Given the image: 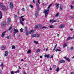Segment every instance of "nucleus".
Segmentation results:
<instances>
[{"label":"nucleus","instance_id":"12","mask_svg":"<svg viewBox=\"0 0 74 74\" xmlns=\"http://www.w3.org/2000/svg\"><path fill=\"white\" fill-rule=\"evenodd\" d=\"M1 25L3 26H5V22H3L1 23Z\"/></svg>","mask_w":74,"mask_h":74},{"label":"nucleus","instance_id":"7","mask_svg":"<svg viewBox=\"0 0 74 74\" xmlns=\"http://www.w3.org/2000/svg\"><path fill=\"white\" fill-rule=\"evenodd\" d=\"M56 22V20L53 19L50 20V23H53V22Z\"/></svg>","mask_w":74,"mask_h":74},{"label":"nucleus","instance_id":"9","mask_svg":"<svg viewBox=\"0 0 74 74\" xmlns=\"http://www.w3.org/2000/svg\"><path fill=\"white\" fill-rule=\"evenodd\" d=\"M1 7L3 10H5V8H6V7L5 6L3 5H1Z\"/></svg>","mask_w":74,"mask_h":74},{"label":"nucleus","instance_id":"32","mask_svg":"<svg viewBox=\"0 0 74 74\" xmlns=\"http://www.w3.org/2000/svg\"><path fill=\"white\" fill-rule=\"evenodd\" d=\"M39 35L38 34H35V37H39Z\"/></svg>","mask_w":74,"mask_h":74},{"label":"nucleus","instance_id":"59","mask_svg":"<svg viewBox=\"0 0 74 74\" xmlns=\"http://www.w3.org/2000/svg\"><path fill=\"white\" fill-rule=\"evenodd\" d=\"M49 70H52V68H51V67H50L49 69Z\"/></svg>","mask_w":74,"mask_h":74},{"label":"nucleus","instance_id":"36","mask_svg":"<svg viewBox=\"0 0 74 74\" xmlns=\"http://www.w3.org/2000/svg\"><path fill=\"white\" fill-rule=\"evenodd\" d=\"M56 65H54L53 66V69H55L56 68Z\"/></svg>","mask_w":74,"mask_h":74},{"label":"nucleus","instance_id":"31","mask_svg":"<svg viewBox=\"0 0 74 74\" xmlns=\"http://www.w3.org/2000/svg\"><path fill=\"white\" fill-rule=\"evenodd\" d=\"M59 15V13H57L55 16L56 17H58Z\"/></svg>","mask_w":74,"mask_h":74},{"label":"nucleus","instance_id":"24","mask_svg":"<svg viewBox=\"0 0 74 74\" xmlns=\"http://www.w3.org/2000/svg\"><path fill=\"white\" fill-rule=\"evenodd\" d=\"M69 18L71 19H74V16H70L69 17Z\"/></svg>","mask_w":74,"mask_h":74},{"label":"nucleus","instance_id":"16","mask_svg":"<svg viewBox=\"0 0 74 74\" xmlns=\"http://www.w3.org/2000/svg\"><path fill=\"white\" fill-rule=\"evenodd\" d=\"M60 63H64L65 62V61L64 60H60V61H59Z\"/></svg>","mask_w":74,"mask_h":74},{"label":"nucleus","instance_id":"22","mask_svg":"<svg viewBox=\"0 0 74 74\" xmlns=\"http://www.w3.org/2000/svg\"><path fill=\"white\" fill-rule=\"evenodd\" d=\"M7 38V39H11V36H7L6 37Z\"/></svg>","mask_w":74,"mask_h":74},{"label":"nucleus","instance_id":"48","mask_svg":"<svg viewBox=\"0 0 74 74\" xmlns=\"http://www.w3.org/2000/svg\"><path fill=\"white\" fill-rule=\"evenodd\" d=\"M29 6L31 7V8H33V5H29Z\"/></svg>","mask_w":74,"mask_h":74},{"label":"nucleus","instance_id":"21","mask_svg":"<svg viewBox=\"0 0 74 74\" xmlns=\"http://www.w3.org/2000/svg\"><path fill=\"white\" fill-rule=\"evenodd\" d=\"M35 16H36V17H37V16H38V12H36L35 14Z\"/></svg>","mask_w":74,"mask_h":74},{"label":"nucleus","instance_id":"56","mask_svg":"<svg viewBox=\"0 0 74 74\" xmlns=\"http://www.w3.org/2000/svg\"><path fill=\"white\" fill-rule=\"evenodd\" d=\"M23 74H26V72L25 71L23 72Z\"/></svg>","mask_w":74,"mask_h":74},{"label":"nucleus","instance_id":"64","mask_svg":"<svg viewBox=\"0 0 74 74\" xmlns=\"http://www.w3.org/2000/svg\"><path fill=\"white\" fill-rule=\"evenodd\" d=\"M71 74H73V72H72L71 73Z\"/></svg>","mask_w":74,"mask_h":74},{"label":"nucleus","instance_id":"19","mask_svg":"<svg viewBox=\"0 0 74 74\" xmlns=\"http://www.w3.org/2000/svg\"><path fill=\"white\" fill-rule=\"evenodd\" d=\"M74 37H69L68 38H67L66 39V41H68L69 40H70V39H72V38H73Z\"/></svg>","mask_w":74,"mask_h":74},{"label":"nucleus","instance_id":"26","mask_svg":"<svg viewBox=\"0 0 74 74\" xmlns=\"http://www.w3.org/2000/svg\"><path fill=\"white\" fill-rule=\"evenodd\" d=\"M14 18L15 19V20H17L18 19V16L16 15H15L14 16Z\"/></svg>","mask_w":74,"mask_h":74},{"label":"nucleus","instance_id":"18","mask_svg":"<svg viewBox=\"0 0 74 74\" xmlns=\"http://www.w3.org/2000/svg\"><path fill=\"white\" fill-rule=\"evenodd\" d=\"M55 5L56 6L57 9H58L59 8V4L56 3Z\"/></svg>","mask_w":74,"mask_h":74},{"label":"nucleus","instance_id":"13","mask_svg":"<svg viewBox=\"0 0 74 74\" xmlns=\"http://www.w3.org/2000/svg\"><path fill=\"white\" fill-rule=\"evenodd\" d=\"M33 33H34V30H31L29 32V34H32Z\"/></svg>","mask_w":74,"mask_h":74},{"label":"nucleus","instance_id":"49","mask_svg":"<svg viewBox=\"0 0 74 74\" xmlns=\"http://www.w3.org/2000/svg\"><path fill=\"white\" fill-rule=\"evenodd\" d=\"M40 51V49H38L37 50V52H39Z\"/></svg>","mask_w":74,"mask_h":74},{"label":"nucleus","instance_id":"61","mask_svg":"<svg viewBox=\"0 0 74 74\" xmlns=\"http://www.w3.org/2000/svg\"><path fill=\"white\" fill-rule=\"evenodd\" d=\"M46 51H48V49L47 48L46 49Z\"/></svg>","mask_w":74,"mask_h":74},{"label":"nucleus","instance_id":"43","mask_svg":"<svg viewBox=\"0 0 74 74\" xmlns=\"http://www.w3.org/2000/svg\"><path fill=\"white\" fill-rule=\"evenodd\" d=\"M16 73H19V71L18 70H17L16 71Z\"/></svg>","mask_w":74,"mask_h":74},{"label":"nucleus","instance_id":"50","mask_svg":"<svg viewBox=\"0 0 74 74\" xmlns=\"http://www.w3.org/2000/svg\"><path fill=\"white\" fill-rule=\"evenodd\" d=\"M53 58V55L51 56L50 58L51 59H52V58Z\"/></svg>","mask_w":74,"mask_h":74},{"label":"nucleus","instance_id":"42","mask_svg":"<svg viewBox=\"0 0 74 74\" xmlns=\"http://www.w3.org/2000/svg\"><path fill=\"white\" fill-rule=\"evenodd\" d=\"M25 31H26V32H27V27H25Z\"/></svg>","mask_w":74,"mask_h":74},{"label":"nucleus","instance_id":"39","mask_svg":"<svg viewBox=\"0 0 74 74\" xmlns=\"http://www.w3.org/2000/svg\"><path fill=\"white\" fill-rule=\"evenodd\" d=\"M49 27L50 28H53L54 27V26L53 25H50L49 26Z\"/></svg>","mask_w":74,"mask_h":74},{"label":"nucleus","instance_id":"1","mask_svg":"<svg viewBox=\"0 0 74 74\" xmlns=\"http://www.w3.org/2000/svg\"><path fill=\"white\" fill-rule=\"evenodd\" d=\"M52 5L51 4H50V5L49 6L48 8H47V10H44V12L45 14V17H46L47 16V15H48V14L49 12V8H50V7Z\"/></svg>","mask_w":74,"mask_h":74},{"label":"nucleus","instance_id":"6","mask_svg":"<svg viewBox=\"0 0 74 74\" xmlns=\"http://www.w3.org/2000/svg\"><path fill=\"white\" fill-rule=\"evenodd\" d=\"M64 24H63L61 25H60L59 26V28L60 29L64 28Z\"/></svg>","mask_w":74,"mask_h":74},{"label":"nucleus","instance_id":"15","mask_svg":"<svg viewBox=\"0 0 74 74\" xmlns=\"http://www.w3.org/2000/svg\"><path fill=\"white\" fill-rule=\"evenodd\" d=\"M64 58L67 61H68V62H70V60L69 58L66 57H64Z\"/></svg>","mask_w":74,"mask_h":74},{"label":"nucleus","instance_id":"11","mask_svg":"<svg viewBox=\"0 0 74 74\" xmlns=\"http://www.w3.org/2000/svg\"><path fill=\"white\" fill-rule=\"evenodd\" d=\"M7 32L6 31H5V32H3L1 35V37H3L4 36L5 34V33Z\"/></svg>","mask_w":74,"mask_h":74},{"label":"nucleus","instance_id":"47","mask_svg":"<svg viewBox=\"0 0 74 74\" xmlns=\"http://www.w3.org/2000/svg\"><path fill=\"white\" fill-rule=\"evenodd\" d=\"M1 66L2 67H4V66H3V62H2L1 64Z\"/></svg>","mask_w":74,"mask_h":74},{"label":"nucleus","instance_id":"10","mask_svg":"<svg viewBox=\"0 0 74 74\" xmlns=\"http://www.w3.org/2000/svg\"><path fill=\"white\" fill-rule=\"evenodd\" d=\"M8 54V51H6L5 52V56H7Z\"/></svg>","mask_w":74,"mask_h":74},{"label":"nucleus","instance_id":"28","mask_svg":"<svg viewBox=\"0 0 74 74\" xmlns=\"http://www.w3.org/2000/svg\"><path fill=\"white\" fill-rule=\"evenodd\" d=\"M31 52V50L29 49L27 51V53H30Z\"/></svg>","mask_w":74,"mask_h":74},{"label":"nucleus","instance_id":"63","mask_svg":"<svg viewBox=\"0 0 74 74\" xmlns=\"http://www.w3.org/2000/svg\"><path fill=\"white\" fill-rule=\"evenodd\" d=\"M72 4H74V1L72 2Z\"/></svg>","mask_w":74,"mask_h":74},{"label":"nucleus","instance_id":"29","mask_svg":"<svg viewBox=\"0 0 74 74\" xmlns=\"http://www.w3.org/2000/svg\"><path fill=\"white\" fill-rule=\"evenodd\" d=\"M40 27V25H36V26H35V28L37 29V28H38V27Z\"/></svg>","mask_w":74,"mask_h":74},{"label":"nucleus","instance_id":"33","mask_svg":"<svg viewBox=\"0 0 74 74\" xmlns=\"http://www.w3.org/2000/svg\"><path fill=\"white\" fill-rule=\"evenodd\" d=\"M56 52H57V51H59L60 52V51H61V50H60V49H58L57 50H55Z\"/></svg>","mask_w":74,"mask_h":74},{"label":"nucleus","instance_id":"3","mask_svg":"<svg viewBox=\"0 0 74 74\" xmlns=\"http://www.w3.org/2000/svg\"><path fill=\"white\" fill-rule=\"evenodd\" d=\"M11 22V18H8V21L7 22L6 24L7 25H9Z\"/></svg>","mask_w":74,"mask_h":74},{"label":"nucleus","instance_id":"58","mask_svg":"<svg viewBox=\"0 0 74 74\" xmlns=\"http://www.w3.org/2000/svg\"><path fill=\"white\" fill-rule=\"evenodd\" d=\"M18 68L19 69H22V68H21V67H20V66H18Z\"/></svg>","mask_w":74,"mask_h":74},{"label":"nucleus","instance_id":"44","mask_svg":"<svg viewBox=\"0 0 74 74\" xmlns=\"http://www.w3.org/2000/svg\"><path fill=\"white\" fill-rule=\"evenodd\" d=\"M26 36H28V35H29V32H26Z\"/></svg>","mask_w":74,"mask_h":74},{"label":"nucleus","instance_id":"25","mask_svg":"<svg viewBox=\"0 0 74 74\" xmlns=\"http://www.w3.org/2000/svg\"><path fill=\"white\" fill-rule=\"evenodd\" d=\"M57 47V45H56L54 47L53 50V52L55 50V49H56V47Z\"/></svg>","mask_w":74,"mask_h":74},{"label":"nucleus","instance_id":"45","mask_svg":"<svg viewBox=\"0 0 74 74\" xmlns=\"http://www.w3.org/2000/svg\"><path fill=\"white\" fill-rule=\"evenodd\" d=\"M71 8L72 9V10L74 8V7L73 6L71 5Z\"/></svg>","mask_w":74,"mask_h":74},{"label":"nucleus","instance_id":"62","mask_svg":"<svg viewBox=\"0 0 74 74\" xmlns=\"http://www.w3.org/2000/svg\"><path fill=\"white\" fill-rule=\"evenodd\" d=\"M57 36H58V37H59V34H58Z\"/></svg>","mask_w":74,"mask_h":74},{"label":"nucleus","instance_id":"54","mask_svg":"<svg viewBox=\"0 0 74 74\" xmlns=\"http://www.w3.org/2000/svg\"><path fill=\"white\" fill-rule=\"evenodd\" d=\"M32 2L33 3H35V1H34V0H33Z\"/></svg>","mask_w":74,"mask_h":74},{"label":"nucleus","instance_id":"46","mask_svg":"<svg viewBox=\"0 0 74 74\" xmlns=\"http://www.w3.org/2000/svg\"><path fill=\"white\" fill-rule=\"evenodd\" d=\"M32 37H35V34L32 35Z\"/></svg>","mask_w":74,"mask_h":74},{"label":"nucleus","instance_id":"53","mask_svg":"<svg viewBox=\"0 0 74 74\" xmlns=\"http://www.w3.org/2000/svg\"><path fill=\"white\" fill-rule=\"evenodd\" d=\"M11 74H14V71H11Z\"/></svg>","mask_w":74,"mask_h":74},{"label":"nucleus","instance_id":"57","mask_svg":"<svg viewBox=\"0 0 74 74\" xmlns=\"http://www.w3.org/2000/svg\"><path fill=\"white\" fill-rule=\"evenodd\" d=\"M24 60H23V59H22V60H21V62H23Z\"/></svg>","mask_w":74,"mask_h":74},{"label":"nucleus","instance_id":"37","mask_svg":"<svg viewBox=\"0 0 74 74\" xmlns=\"http://www.w3.org/2000/svg\"><path fill=\"white\" fill-rule=\"evenodd\" d=\"M34 42L35 44H38V42L34 41Z\"/></svg>","mask_w":74,"mask_h":74},{"label":"nucleus","instance_id":"60","mask_svg":"<svg viewBox=\"0 0 74 74\" xmlns=\"http://www.w3.org/2000/svg\"><path fill=\"white\" fill-rule=\"evenodd\" d=\"M43 4L44 5H46V3H43Z\"/></svg>","mask_w":74,"mask_h":74},{"label":"nucleus","instance_id":"20","mask_svg":"<svg viewBox=\"0 0 74 74\" xmlns=\"http://www.w3.org/2000/svg\"><path fill=\"white\" fill-rule=\"evenodd\" d=\"M67 44L66 43H64L63 45V48H65V47H67Z\"/></svg>","mask_w":74,"mask_h":74},{"label":"nucleus","instance_id":"23","mask_svg":"<svg viewBox=\"0 0 74 74\" xmlns=\"http://www.w3.org/2000/svg\"><path fill=\"white\" fill-rule=\"evenodd\" d=\"M45 57H47V58H49V54H48L47 55V54H46L45 55Z\"/></svg>","mask_w":74,"mask_h":74},{"label":"nucleus","instance_id":"41","mask_svg":"<svg viewBox=\"0 0 74 74\" xmlns=\"http://www.w3.org/2000/svg\"><path fill=\"white\" fill-rule=\"evenodd\" d=\"M12 49H15V46L13 45L12 46Z\"/></svg>","mask_w":74,"mask_h":74},{"label":"nucleus","instance_id":"40","mask_svg":"<svg viewBox=\"0 0 74 74\" xmlns=\"http://www.w3.org/2000/svg\"><path fill=\"white\" fill-rule=\"evenodd\" d=\"M21 10L23 11H25V8H23Z\"/></svg>","mask_w":74,"mask_h":74},{"label":"nucleus","instance_id":"2","mask_svg":"<svg viewBox=\"0 0 74 74\" xmlns=\"http://www.w3.org/2000/svg\"><path fill=\"white\" fill-rule=\"evenodd\" d=\"M23 17H24V16H21L20 17V23L21 25H24L23 24V22L25 21V19L23 18Z\"/></svg>","mask_w":74,"mask_h":74},{"label":"nucleus","instance_id":"4","mask_svg":"<svg viewBox=\"0 0 74 74\" xmlns=\"http://www.w3.org/2000/svg\"><path fill=\"white\" fill-rule=\"evenodd\" d=\"M13 32L14 33V36H15L16 34L18 32V29H15V28H14V29Z\"/></svg>","mask_w":74,"mask_h":74},{"label":"nucleus","instance_id":"5","mask_svg":"<svg viewBox=\"0 0 74 74\" xmlns=\"http://www.w3.org/2000/svg\"><path fill=\"white\" fill-rule=\"evenodd\" d=\"M10 7L11 9H12L14 7V5L12 2H10Z\"/></svg>","mask_w":74,"mask_h":74},{"label":"nucleus","instance_id":"27","mask_svg":"<svg viewBox=\"0 0 74 74\" xmlns=\"http://www.w3.org/2000/svg\"><path fill=\"white\" fill-rule=\"evenodd\" d=\"M63 5H60V10H63Z\"/></svg>","mask_w":74,"mask_h":74},{"label":"nucleus","instance_id":"34","mask_svg":"<svg viewBox=\"0 0 74 74\" xmlns=\"http://www.w3.org/2000/svg\"><path fill=\"white\" fill-rule=\"evenodd\" d=\"M47 27L44 26L42 28V29H47Z\"/></svg>","mask_w":74,"mask_h":74},{"label":"nucleus","instance_id":"51","mask_svg":"<svg viewBox=\"0 0 74 74\" xmlns=\"http://www.w3.org/2000/svg\"><path fill=\"white\" fill-rule=\"evenodd\" d=\"M37 2L38 3H39V4H40V3H41L40 2V0H38Z\"/></svg>","mask_w":74,"mask_h":74},{"label":"nucleus","instance_id":"14","mask_svg":"<svg viewBox=\"0 0 74 74\" xmlns=\"http://www.w3.org/2000/svg\"><path fill=\"white\" fill-rule=\"evenodd\" d=\"M5 45H3L1 46V49L2 50H4L5 49Z\"/></svg>","mask_w":74,"mask_h":74},{"label":"nucleus","instance_id":"30","mask_svg":"<svg viewBox=\"0 0 74 74\" xmlns=\"http://www.w3.org/2000/svg\"><path fill=\"white\" fill-rule=\"evenodd\" d=\"M36 5H37V7H38L37 10H38V9H39V5L38 3H36Z\"/></svg>","mask_w":74,"mask_h":74},{"label":"nucleus","instance_id":"17","mask_svg":"<svg viewBox=\"0 0 74 74\" xmlns=\"http://www.w3.org/2000/svg\"><path fill=\"white\" fill-rule=\"evenodd\" d=\"M2 16H3L2 13L1 12V11H0V19H1Z\"/></svg>","mask_w":74,"mask_h":74},{"label":"nucleus","instance_id":"38","mask_svg":"<svg viewBox=\"0 0 74 74\" xmlns=\"http://www.w3.org/2000/svg\"><path fill=\"white\" fill-rule=\"evenodd\" d=\"M20 31L21 32H23V29L22 28H21L20 29Z\"/></svg>","mask_w":74,"mask_h":74},{"label":"nucleus","instance_id":"55","mask_svg":"<svg viewBox=\"0 0 74 74\" xmlns=\"http://www.w3.org/2000/svg\"><path fill=\"white\" fill-rule=\"evenodd\" d=\"M42 58V56H40V59H41V58Z\"/></svg>","mask_w":74,"mask_h":74},{"label":"nucleus","instance_id":"52","mask_svg":"<svg viewBox=\"0 0 74 74\" xmlns=\"http://www.w3.org/2000/svg\"><path fill=\"white\" fill-rule=\"evenodd\" d=\"M73 47H71L70 48V49H71V50H73Z\"/></svg>","mask_w":74,"mask_h":74},{"label":"nucleus","instance_id":"8","mask_svg":"<svg viewBox=\"0 0 74 74\" xmlns=\"http://www.w3.org/2000/svg\"><path fill=\"white\" fill-rule=\"evenodd\" d=\"M8 30H10V33H12V27L11 26L8 29Z\"/></svg>","mask_w":74,"mask_h":74},{"label":"nucleus","instance_id":"35","mask_svg":"<svg viewBox=\"0 0 74 74\" xmlns=\"http://www.w3.org/2000/svg\"><path fill=\"white\" fill-rule=\"evenodd\" d=\"M56 71H57V72H58V71H59V68H57L56 70Z\"/></svg>","mask_w":74,"mask_h":74}]
</instances>
